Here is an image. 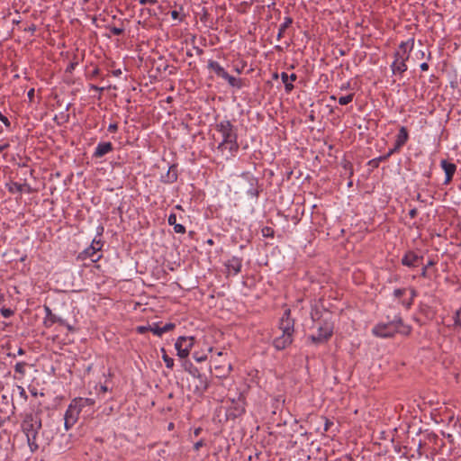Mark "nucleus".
<instances>
[{"instance_id":"obj_15","label":"nucleus","mask_w":461,"mask_h":461,"mask_svg":"<svg viewBox=\"0 0 461 461\" xmlns=\"http://www.w3.org/2000/svg\"><path fill=\"white\" fill-rule=\"evenodd\" d=\"M409 135L408 131L405 129V127H401L399 133L397 134L396 140H395V147L393 150L389 152V155H391L394 150L399 149L401 147H402L408 140Z\"/></svg>"},{"instance_id":"obj_50","label":"nucleus","mask_w":461,"mask_h":461,"mask_svg":"<svg viewBox=\"0 0 461 461\" xmlns=\"http://www.w3.org/2000/svg\"><path fill=\"white\" fill-rule=\"evenodd\" d=\"M411 302H409V303H406V306H407V307H410V306H411Z\"/></svg>"},{"instance_id":"obj_11","label":"nucleus","mask_w":461,"mask_h":461,"mask_svg":"<svg viewBox=\"0 0 461 461\" xmlns=\"http://www.w3.org/2000/svg\"><path fill=\"white\" fill-rule=\"evenodd\" d=\"M245 400L240 395L237 400L232 401V405L230 407L229 413L233 417L240 416L245 411Z\"/></svg>"},{"instance_id":"obj_26","label":"nucleus","mask_w":461,"mask_h":461,"mask_svg":"<svg viewBox=\"0 0 461 461\" xmlns=\"http://www.w3.org/2000/svg\"><path fill=\"white\" fill-rule=\"evenodd\" d=\"M353 96H354L353 94H349V95L341 96L339 98V104L341 105H346V104H349L350 102H352Z\"/></svg>"},{"instance_id":"obj_44","label":"nucleus","mask_w":461,"mask_h":461,"mask_svg":"<svg viewBox=\"0 0 461 461\" xmlns=\"http://www.w3.org/2000/svg\"><path fill=\"white\" fill-rule=\"evenodd\" d=\"M416 213H417V212H416V210H415V209H412V210H411V211H410V215H411V217H414V216L416 215Z\"/></svg>"},{"instance_id":"obj_22","label":"nucleus","mask_w":461,"mask_h":461,"mask_svg":"<svg viewBox=\"0 0 461 461\" xmlns=\"http://www.w3.org/2000/svg\"><path fill=\"white\" fill-rule=\"evenodd\" d=\"M293 23V19L289 16L285 17L283 23L278 29L277 38L280 40L285 30Z\"/></svg>"},{"instance_id":"obj_34","label":"nucleus","mask_w":461,"mask_h":461,"mask_svg":"<svg viewBox=\"0 0 461 461\" xmlns=\"http://www.w3.org/2000/svg\"><path fill=\"white\" fill-rule=\"evenodd\" d=\"M2 315L5 318L10 317L13 314V312L10 309H2Z\"/></svg>"},{"instance_id":"obj_31","label":"nucleus","mask_w":461,"mask_h":461,"mask_svg":"<svg viewBox=\"0 0 461 461\" xmlns=\"http://www.w3.org/2000/svg\"><path fill=\"white\" fill-rule=\"evenodd\" d=\"M150 327L151 326H140V327L137 328V330H138L139 333L143 334L147 330H150Z\"/></svg>"},{"instance_id":"obj_20","label":"nucleus","mask_w":461,"mask_h":461,"mask_svg":"<svg viewBox=\"0 0 461 461\" xmlns=\"http://www.w3.org/2000/svg\"><path fill=\"white\" fill-rule=\"evenodd\" d=\"M391 68L393 74H402L407 70L406 62L396 59H394Z\"/></svg>"},{"instance_id":"obj_36","label":"nucleus","mask_w":461,"mask_h":461,"mask_svg":"<svg viewBox=\"0 0 461 461\" xmlns=\"http://www.w3.org/2000/svg\"><path fill=\"white\" fill-rule=\"evenodd\" d=\"M194 358L197 361V362H203L206 359V357L204 356H196L195 354L194 355Z\"/></svg>"},{"instance_id":"obj_5","label":"nucleus","mask_w":461,"mask_h":461,"mask_svg":"<svg viewBox=\"0 0 461 461\" xmlns=\"http://www.w3.org/2000/svg\"><path fill=\"white\" fill-rule=\"evenodd\" d=\"M22 426L27 436L28 441L31 442L32 439H35L36 435L41 427V422L37 415L31 413L26 415Z\"/></svg>"},{"instance_id":"obj_47","label":"nucleus","mask_w":461,"mask_h":461,"mask_svg":"<svg viewBox=\"0 0 461 461\" xmlns=\"http://www.w3.org/2000/svg\"><path fill=\"white\" fill-rule=\"evenodd\" d=\"M411 297H414L416 295V293L413 289H411Z\"/></svg>"},{"instance_id":"obj_32","label":"nucleus","mask_w":461,"mask_h":461,"mask_svg":"<svg viewBox=\"0 0 461 461\" xmlns=\"http://www.w3.org/2000/svg\"><path fill=\"white\" fill-rule=\"evenodd\" d=\"M406 292L405 289H395L394 292H393V295L396 297V298H399L401 297L404 293Z\"/></svg>"},{"instance_id":"obj_51","label":"nucleus","mask_w":461,"mask_h":461,"mask_svg":"<svg viewBox=\"0 0 461 461\" xmlns=\"http://www.w3.org/2000/svg\"><path fill=\"white\" fill-rule=\"evenodd\" d=\"M221 355H222L221 351L217 352V356H221Z\"/></svg>"},{"instance_id":"obj_52","label":"nucleus","mask_w":461,"mask_h":461,"mask_svg":"<svg viewBox=\"0 0 461 461\" xmlns=\"http://www.w3.org/2000/svg\"><path fill=\"white\" fill-rule=\"evenodd\" d=\"M13 186H22V185H18V184H14Z\"/></svg>"},{"instance_id":"obj_1","label":"nucleus","mask_w":461,"mask_h":461,"mask_svg":"<svg viewBox=\"0 0 461 461\" xmlns=\"http://www.w3.org/2000/svg\"><path fill=\"white\" fill-rule=\"evenodd\" d=\"M312 325V334L309 339L316 344L326 342L333 334L334 324L331 313L328 311H321L317 307H312L311 312Z\"/></svg>"},{"instance_id":"obj_7","label":"nucleus","mask_w":461,"mask_h":461,"mask_svg":"<svg viewBox=\"0 0 461 461\" xmlns=\"http://www.w3.org/2000/svg\"><path fill=\"white\" fill-rule=\"evenodd\" d=\"M413 45H414L413 39H410L407 41H402L399 45L397 50L394 53V59L406 62L410 58V53H411V50L413 49Z\"/></svg>"},{"instance_id":"obj_12","label":"nucleus","mask_w":461,"mask_h":461,"mask_svg":"<svg viewBox=\"0 0 461 461\" xmlns=\"http://www.w3.org/2000/svg\"><path fill=\"white\" fill-rule=\"evenodd\" d=\"M440 166L445 172L444 184H448L456 173V166L454 163H450L445 159L441 160Z\"/></svg>"},{"instance_id":"obj_19","label":"nucleus","mask_w":461,"mask_h":461,"mask_svg":"<svg viewBox=\"0 0 461 461\" xmlns=\"http://www.w3.org/2000/svg\"><path fill=\"white\" fill-rule=\"evenodd\" d=\"M281 79L285 84V90L290 92L294 88L293 82L296 79L295 74L288 75L287 73L283 72L281 74Z\"/></svg>"},{"instance_id":"obj_41","label":"nucleus","mask_w":461,"mask_h":461,"mask_svg":"<svg viewBox=\"0 0 461 461\" xmlns=\"http://www.w3.org/2000/svg\"><path fill=\"white\" fill-rule=\"evenodd\" d=\"M9 147V144L8 143H5L3 145H0V152L5 150V149H7Z\"/></svg>"},{"instance_id":"obj_4","label":"nucleus","mask_w":461,"mask_h":461,"mask_svg":"<svg viewBox=\"0 0 461 461\" xmlns=\"http://www.w3.org/2000/svg\"><path fill=\"white\" fill-rule=\"evenodd\" d=\"M217 131L221 133L222 140L221 145L230 144V148L236 144L237 134L230 121L224 120L217 124Z\"/></svg>"},{"instance_id":"obj_2","label":"nucleus","mask_w":461,"mask_h":461,"mask_svg":"<svg viewBox=\"0 0 461 461\" xmlns=\"http://www.w3.org/2000/svg\"><path fill=\"white\" fill-rule=\"evenodd\" d=\"M372 333L374 336L382 339L391 338L396 333L409 335L411 327L405 325L400 318H395L387 323H377L372 329Z\"/></svg>"},{"instance_id":"obj_27","label":"nucleus","mask_w":461,"mask_h":461,"mask_svg":"<svg viewBox=\"0 0 461 461\" xmlns=\"http://www.w3.org/2000/svg\"><path fill=\"white\" fill-rule=\"evenodd\" d=\"M108 391V387L106 385L95 386V393L97 395H103Z\"/></svg>"},{"instance_id":"obj_8","label":"nucleus","mask_w":461,"mask_h":461,"mask_svg":"<svg viewBox=\"0 0 461 461\" xmlns=\"http://www.w3.org/2000/svg\"><path fill=\"white\" fill-rule=\"evenodd\" d=\"M102 243L100 240L94 239L91 245L84 250L86 258H89L92 261L95 262L101 258L99 253L102 249Z\"/></svg>"},{"instance_id":"obj_28","label":"nucleus","mask_w":461,"mask_h":461,"mask_svg":"<svg viewBox=\"0 0 461 461\" xmlns=\"http://www.w3.org/2000/svg\"><path fill=\"white\" fill-rule=\"evenodd\" d=\"M174 230L176 233H185V228L182 225V224H175L174 226Z\"/></svg>"},{"instance_id":"obj_9","label":"nucleus","mask_w":461,"mask_h":461,"mask_svg":"<svg viewBox=\"0 0 461 461\" xmlns=\"http://www.w3.org/2000/svg\"><path fill=\"white\" fill-rule=\"evenodd\" d=\"M294 320L291 319V317H290V311L285 310V312L280 321L279 329H280L281 332L290 333V334L294 335Z\"/></svg>"},{"instance_id":"obj_6","label":"nucleus","mask_w":461,"mask_h":461,"mask_svg":"<svg viewBox=\"0 0 461 461\" xmlns=\"http://www.w3.org/2000/svg\"><path fill=\"white\" fill-rule=\"evenodd\" d=\"M194 337H179L175 343L177 356L181 358L187 357L194 346Z\"/></svg>"},{"instance_id":"obj_14","label":"nucleus","mask_w":461,"mask_h":461,"mask_svg":"<svg viewBox=\"0 0 461 461\" xmlns=\"http://www.w3.org/2000/svg\"><path fill=\"white\" fill-rule=\"evenodd\" d=\"M241 266V260L236 257L230 258L225 264V267L229 274L232 275H237L238 273H240Z\"/></svg>"},{"instance_id":"obj_33","label":"nucleus","mask_w":461,"mask_h":461,"mask_svg":"<svg viewBox=\"0 0 461 461\" xmlns=\"http://www.w3.org/2000/svg\"><path fill=\"white\" fill-rule=\"evenodd\" d=\"M113 35H121L123 32V29L113 27L111 29Z\"/></svg>"},{"instance_id":"obj_39","label":"nucleus","mask_w":461,"mask_h":461,"mask_svg":"<svg viewBox=\"0 0 461 461\" xmlns=\"http://www.w3.org/2000/svg\"><path fill=\"white\" fill-rule=\"evenodd\" d=\"M171 17L175 20L178 19L179 18V14L177 11L174 10L171 12Z\"/></svg>"},{"instance_id":"obj_49","label":"nucleus","mask_w":461,"mask_h":461,"mask_svg":"<svg viewBox=\"0 0 461 461\" xmlns=\"http://www.w3.org/2000/svg\"><path fill=\"white\" fill-rule=\"evenodd\" d=\"M426 274V267L422 270V275L425 276Z\"/></svg>"},{"instance_id":"obj_37","label":"nucleus","mask_w":461,"mask_h":461,"mask_svg":"<svg viewBox=\"0 0 461 461\" xmlns=\"http://www.w3.org/2000/svg\"><path fill=\"white\" fill-rule=\"evenodd\" d=\"M140 5L155 4L156 0H139Z\"/></svg>"},{"instance_id":"obj_25","label":"nucleus","mask_w":461,"mask_h":461,"mask_svg":"<svg viewBox=\"0 0 461 461\" xmlns=\"http://www.w3.org/2000/svg\"><path fill=\"white\" fill-rule=\"evenodd\" d=\"M163 356L162 358L166 364L167 368H172L174 366V360L170 357H168L164 348H162Z\"/></svg>"},{"instance_id":"obj_16","label":"nucleus","mask_w":461,"mask_h":461,"mask_svg":"<svg viewBox=\"0 0 461 461\" xmlns=\"http://www.w3.org/2000/svg\"><path fill=\"white\" fill-rule=\"evenodd\" d=\"M113 149L111 142H100L95 148L94 156L96 158H102L105 154L109 153Z\"/></svg>"},{"instance_id":"obj_30","label":"nucleus","mask_w":461,"mask_h":461,"mask_svg":"<svg viewBox=\"0 0 461 461\" xmlns=\"http://www.w3.org/2000/svg\"><path fill=\"white\" fill-rule=\"evenodd\" d=\"M455 323L461 327V308L456 312Z\"/></svg>"},{"instance_id":"obj_42","label":"nucleus","mask_w":461,"mask_h":461,"mask_svg":"<svg viewBox=\"0 0 461 461\" xmlns=\"http://www.w3.org/2000/svg\"><path fill=\"white\" fill-rule=\"evenodd\" d=\"M33 95H34V89H31V90H29V92H28V96H29L30 98H32Z\"/></svg>"},{"instance_id":"obj_53","label":"nucleus","mask_w":461,"mask_h":461,"mask_svg":"<svg viewBox=\"0 0 461 461\" xmlns=\"http://www.w3.org/2000/svg\"><path fill=\"white\" fill-rule=\"evenodd\" d=\"M230 370H231V366L230 365L228 367V372H230Z\"/></svg>"},{"instance_id":"obj_43","label":"nucleus","mask_w":461,"mask_h":461,"mask_svg":"<svg viewBox=\"0 0 461 461\" xmlns=\"http://www.w3.org/2000/svg\"><path fill=\"white\" fill-rule=\"evenodd\" d=\"M18 389L20 391L21 395H24L25 394V391H24L23 387L18 386Z\"/></svg>"},{"instance_id":"obj_48","label":"nucleus","mask_w":461,"mask_h":461,"mask_svg":"<svg viewBox=\"0 0 461 461\" xmlns=\"http://www.w3.org/2000/svg\"><path fill=\"white\" fill-rule=\"evenodd\" d=\"M207 243L212 245L213 243V241H212V240H208Z\"/></svg>"},{"instance_id":"obj_17","label":"nucleus","mask_w":461,"mask_h":461,"mask_svg":"<svg viewBox=\"0 0 461 461\" xmlns=\"http://www.w3.org/2000/svg\"><path fill=\"white\" fill-rule=\"evenodd\" d=\"M420 258L412 251L407 252L402 258V263L404 266L414 267L417 266Z\"/></svg>"},{"instance_id":"obj_35","label":"nucleus","mask_w":461,"mask_h":461,"mask_svg":"<svg viewBox=\"0 0 461 461\" xmlns=\"http://www.w3.org/2000/svg\"><path fill=\"white\" fill-rule=\"evenodd\" d=\"M118 127H117V124L116 123H111L109 124L108 126V131L110 132H115L117 131Z\"/></svg>"},{"instance_id":"obj_18","label":"nucleus","mask_w":461,"mask_h":461,"mask_svg":"<svg viewBox=\"0 0 461 461\" xmlns=\"http://www.w3.org/2000/svg\"><path fill=\"white\" fill-rule=\"evenodd\" d=\"M174 328L175 324L173 323H167L164 326H159L155 323L150 327V331L157 336H161L164 333L173 330Z\"/></svg>"},{"instance_id":"obj_3","label":"nucleus","mask_w":461,"mask_h":461,"mask_svg":"<svg viewBox=\"0 0 461 461\" xmlns=\"http://www.w3.org/2000/svg\"><path fill=\"white\" fill-rule=\"evenodd\" d=\"M95 400L92 398H75L68 405L64 415V426L67 430L72 428L77 421L80 413L86 407L92 410Z\"/></svg>"},{"instance_id":"obj_29","label":"nucleus","mask_w":461,"mask_h":461,"mask_svg":"<svg viewBox=\"0 0 461 461\" xmlns=\"http://www.w3.org/2000/svg\"><path fill=\"white\" fill-rule=\"evenodd\" d=\"M167 221H168V224L171 225V226H174L175 224H177V222H176V215L175 213H171L168 216Z\"/></svg>"},{"instance_id":"obj_45","label":"nucleus","mask_w":461,"mask_h":461,"mask_svg":"<svg viewBox=\"0 0 461 461\" xmlns=\"http://www.w3.org/2000/svg\"><path fill=\"white\" fill-rule=\"evenodd\" d=\"M23 354H24L23 349V348H19L18 351H17V355L22 356Z\"/></svg>"},{"instance_id":"obj_38","label":"nucleus","mask_w":461,"mask_h":461,"mask_svg":"<svg viewBox=\"0 0 461 461\" xmlns=\"http://www.w3.org/2000/svg\"><path fill=\"white\" fill-rule=\"evenodd\" d=\"M203 441L200 440L194 444V447L195 450H198L200 447H203Z\"/></svg>"},{"instance_id":"obj_24","label":"nucleus","mask_w":461,"mask_h":461,"mask_svg":"<svg viewBox=\"0 0 461 461\" xmlns=\"http://www.w3.org/2000/svg\"><path fill=\"white\" fill-rule=\"evenodd\" d=\"M223 79L227 80V81H228V83H229L231 86H236V87H238V88H240V87H241V84H240V80H239V79H237L236 77H234L230 76V75H229L228 73H227L226 77H223Z\"/></svg>"},{"instance_id":"obj_23","label":"nucleus","mask_w":461,"mask_h":461,"mask_svg":"<svg viewBox=\"0 0 461 461\" xmlns=\"http://www.w3.org/2000/svg\"><path fill=\"white\" fill-rule=\"evenodd\" d=\"M25 366H26V363L25 362H18L14 366L15 373L20 375V376L18 377L19 379L23 378V375H25Z\"/></svg>"},{"instance_id":"obj_46","label":"nucleus","mask_w":461,"mask_h":461,"mask_svg":"<svg viewBox=\"0 0 461 461\" xmlns=\"http://www.w3.org/2000/svg\"><path fill=\"white\" fill-rule=\"evenodd\" d=\"M200 431H201V429H199V428H198V429H196L194 430V435H195V436H198V435H199V433H200Z\"/></svg>"},{"instance_id":"obj_13","label":"nucleus","mask_w":461,"mask_h":461,"mask_svg":"<svg viewBox=\"0 0 461 461\" xmlns=\"http://www.w3.org/2000/svg\"><path fill=\"white\" fill-rule=\"evenodd\" d=\"M192 375L195 380H197V384L195 385V390L198 393H203L208 387V382L204 375H201L197 369L192 372Z\"/></svg>"},{"instance_id":"obj_21","label":"nucleus","mask_w":461,"mask_h":461,"mask_svg":"<svg viewBox=\"0 0 461 461\" xmlns=\"http://www.w3.org/2000/svg\"><path fill=\"white\" fill-rule=\"evenodd\" d=\"M208 68L216 73L217 76L221 77H226L227 72L225 69L216 61L210 60L208 63Z\"/></svg>"},{"instance_id":"obj_10","label":"nucleus","mask_w":461,"mask_h":461,"mask_svg":"<svg viewBox=\"0 0 461 461\" xmlns=\"http://www.w3.org/2000/svg\"><path fill=\"white\" fill-rule=\"evenodd\" d=\"M293 342V334L282 332V334L276 337L274 341V347L278 349H284Z\"/></svg>"},{"instance_id":"obj_40","label":"nucleus","mask_w":461,"mask_h":461,"mask_svg":"<svg viewBox=\"0 0 461 461\" xmlns=\"http://www.w3.org/2000/svg\"><path fill=\"white\" fill-rule=\"evenodd\" d=\"M420 69L422 71H427L429 69V65L426 62L420 64Z\"/></svg>"}]
</instances>
